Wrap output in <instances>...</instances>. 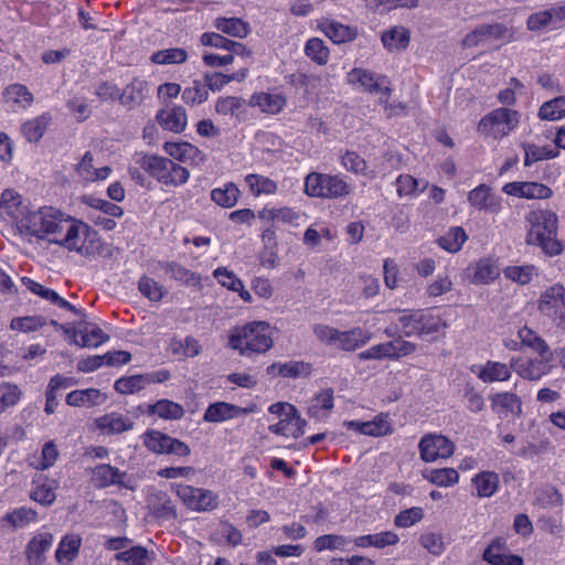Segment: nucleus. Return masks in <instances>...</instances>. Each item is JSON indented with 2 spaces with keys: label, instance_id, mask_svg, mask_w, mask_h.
Segmentation results:
<instances>
[{
  "label": "nucleus",
  "instance_id": "6e6552de",
  "mask_svg": "<svg viewBox=\"0 0 565 565\" xmlns=\"http://www.w3.org/2000/svg\"><path fill=\"white\" fill-rule=\"evenodd\" d=\"M347 82L354 89L379 96L380 103H387L392 95L391 81L386 75L365 68H353L347 74Z\"/></svg>",
  "mask_w": 565,
  "mask_h": 565
},
{
  "label": "nucleus",
  "instance_id": "774afa93",
  "mask_svg": "<svg viewBox=\"0 0 565 565\" xmlns=\"http://www.w3.org/2000/svg\"><path fill=\"white\" fill-rule=\"evenodd\" d=\"M553 302H561L565 307V288L562 285H553L542 294L539 301V309L545 311Z\"/></svg>",
  "mask_w": 565,
  "mask_h": 565
},
{
  "label": "nucleus",
  "instance_id": "dca6fc26",
  "mask_svg": "<svg viewBox=\"0 0 565 565\" xmlns=\"http://www.w3.org/2000/svg\"><path fill=\"white\" fill-rule=\"evenodd\" d=\"M252 413V408L239 407L226 402H216L209 405L203 419L207 423H222Z\"/></svg>",
  "mask_w": 565,
  "mask_h": 565
},
{
  "label": "nucleus",
  "instance_id": "6e6d98bb",
  "mask_svg": "<svg viewBox=\"0 0 565 565\" xmlns=\"http://www.w3.org/2000/svg\"><path fill=\"white\" fill-rule=\"evenodd\" d=\"M524 164L526 167L540 160L554 159L559 152L557 149L547 146H536L532 143L524 145Z\"/></svg>",
  "mask_w": 565,
  "mask_h": 565
},
{
  "label": "nucleus",
  "instance_id": "c9c22d12",
  "mask_svg": "<svg viewBox=\"0 0 565 565\" xmlns=\"http://www.w3.org/2000/svg\"><path fill=\"white\" fill-rule=\"evenodd\" d=\"M148 413L166 420H178L184 416V408L179 403L162 398L149 405Z\"/></svg>",
  "mask_w": 565,
  "mask_h": 565
},
{
  "label": "nucleus",
  "instance_id": "aec40b11",
  "mask_svg": "<svg viewBox=\"0 0 565 565\" xmlns=\"http://www.w3.org/2000/svg\"><path fill=\"white\" fill-rule=\"evenodd\" d=\"M53 535L49 532L36 533L28 543L25 548L26 558L30 565H41L45 559V553L53 545Z\"/></svg>",
  "mask_w": 565,
  "mask_h": 565
},
{
  "label": "nucleus",
  "instance_id": "c85d7f7f",
  "mask_svg": "<svg viewBox=\"0 0 565 565\" xmlns=\"http://www.w3.org/2000/svg\"><path fill=\"white\" fill-rule=\"evenodd\" d=\"M106 398L97 388L75 390L66 395V403L74 407H93L102 405Z\"/></svg>",
  "mask_w": 565,
  "mask_h": 565
},
{
  "label": "nucleus",
  "instance_id": "4468645a",
  "mask_svg": "<svg viewBox=\"0 0 565 565\" xmlns=\"http://www.w3.org/2000/svg\"><path fill=\"white\" fill-rule=\"evenodd\" d=\"M28 212V206L23 204L21 195L12 190L7 189L2 192L0 198V216L11 222L18 230L20 221L24 218Z\"/></svg>",
  "mask_w": 565,
  "mask_h": 565
},
{
  "label": "nucleus",
  "instance_id": "58836bf2",
  "mask_svg": "<svg viewBox=\"0 0 565 565\" xmlns=\"http://www.w3.org/2000/svg\"><path fill=\"white\" fill-rule=\"evenodd\" d=\"M352 540L340 534H324L313 541V550L317 553L324 551H347Z\"/></svg>",
  "mask_w": 565,
  "mask_h": 565
},
{
  "label": "nucleus",
  "instance_id": "e433bc0d",
  "mask_svg": "<svg viewBox=\"0 0 565 565\" xmlns=\"http://www.w3.org/2000/svg\"><path fill=\"white\" fill-rule=\"evenodd\" d=\"M423 478L437 487H452L459 482V473L454 468L426 469Z\"/></svg>",
  "mask_w": 565,
  "mask_h": 565
},
{
  "label": "nucleus",
  "instance_id": "603ef678",
  "mask_svg": "<svg viewBox=\"0 0 565 565\" xmlns=\"http://www.w3.org/2000/svg\"><path fill=\"white\" fill-rule=\"evenodd\" d=\"M468 236L462 227H451L445 235L438 238V245L449 252L457 253L461 249Z\"/></svg>",
  "mask_w": 565,
  "mask_h": 565
},
{
  "label": "nucleus",
  "instance_id": "4d7b16f0",
  "mask_svg": "<svg viewBox=\"0 0 565 565\" xmlns=\"http://www.w3.org/2000/svg\"><path fill=\"white\" fill-rule=\"evenodd\" d=\"M55 487L52 481L39 479L34 482V488L31 490L32 500L44 505H50L55 501Z\"/></svg>",
  "mask_w": 565,
  "mask_h": 565
},
{
  "label": "nucleus",
  "instance_id": "393cba45",
  "mask_svg": "<svg viewBox=\"0 0 565 565\" xmlns=\"http://www.w3.org/2000/svg\"><path fill=\"white\" fill-rule=\"evenodd\" d=\"M372 339V333L356 327L348 331H339L334 348L343 351H354L366 344Z\"/></svg>",
  "mask_w": 565,
  "mask_h": 565
},
{
  "label": "nucleus",
  "instance_id": "3c124183",
  "mask_svg": "<svg viewBox=\"0 0 565 565\" xmlns=\"http://www.w3.org/2000/svg\"><path fill=\"white\" fill-rule=\"evenodd\" d=\"M239 190L234 183H226L224 186L211 191V200L222 207H232L236 204Z\"/></svg>",
  "mask_w": 565,
  "mask_h": 565
},
{
  "label": "nucleus",
  "instance_id": "473e14b6",
  "mask_svg": "<svg viewBox=\"0 0 565 565\" xmlns=\"http://www.w3.org/2000/svg\"><path fill=\"white\" fill-rule=\"evenodd\" d=\"M148 504L152 513L159 519L172 520L177 518L175 507L166 492L152 493L148 499Z\"/></svg>",
  "mask_w": 565,
  "mask_h": 565
},
{
  "label": "nucleus",
  "instance_id": "a18cd8bd",
  "mask_svg": "<svg viewBox=\"0 0 565 565\" xmlns=\"http://www.w3.org/2000/svg\"><path fill=\"white\" fill-rule=\"evenodd\" d=\"M214 26L225 34L241 39L249 33L248 23L238 18H218L215 20Z\"/></svg>",
  "mask_w": 565,
  "mask_h": 565
},
{
  "label": "nucleus",
  "instance_id": "09e8293b",
  "mask_svg": "<svg viewBox=\"0 0 565 565\" xmlns=\"http://www.w3.org/2000/svg\"><path fill=\"white\" fill-rule=\"evenodd\" d=\"M518 338L523 345L532 349L539 355H545L552 352L546 341L526 326L519 329Z\"/></svg>",
  "mask_w": 565,
  "mask_h": 565
},
{
  "label": "nucleus",
  "instance_id": "c03bdc74",
  "mask_svg": "<svg viewBox=\"0 0 565 565\" xmlns=\"http://www.w3.org/2000/svg\"><path fill=\"white\" fill-rule=\"evenodd\" d=\"M500 275V269L495 262L491 259H480L473 266L472 281L475 284L486 285L495 280Z\"/></svg>",
  "mask_w": 565,
  "mask_h": 565
},
{
  "label": "nucleus",
  "instance_id": "0e129e2a",
  "mask_svg": "<svg viewBox=\"0 0 565 565\" xmlns=\"http://www.w3.org/2000/svg\"><path fill=\"white\" fill-rule=\"evenodd\" d=\"M503 274L505 278L516 284L526 285L536 275V268L534 265L508 266L504 268Z\"/></svg>",
  "mask_w": 565,
  "mask_h": 565
},
{
  "label": "nucleus",
  "instance_id": "ea45409f",
  "mask_svg": "<svg viewBox=\"0 0 565 565\" xmlns=\"http://www.w3.org/2000/svg\"><path fill=\"white\" fill-rule=\"evenodd\" d=\"M409 40V32L404 26H394L382 34V43L390 51L406 49Z\"/></svg>",
  "mask_w": 565,
  "mask_h": 565
},
{
  "label": "nucleus",
  "instance_id": "412c9836",
  "mask_svg": "<svg viewBox=\"0 0 565 565\" xmlns=\"http://www.w3.org/2000/svg\"><path fill=\"white\" fill-rule=\"evenodd\" d=\"M473 494L480 499L493 497L500 487L499 475L494 471L484 470L475 475L471 479Z\"/></svg>",
  "mask_w": 565,
  "mask_h": 565
},
{
  "label": "nucleus",
  "instance_id": "13d9d810",
  "mask_svg": "<svg viewBox=\"0 0 565 565\" xmlns=\"http://www.w3.org/2000/svg\"><path fill=\"white\" fill-rule=\"evenodd\" d=\"M38 520V513L31 509L21 507L7 513L3 521L10 523L14 529L24 527Z\"/></svg>",
  "mask_w": 565,
  "mask_h": 565
},
{
  "label": "nucleus",
  "instance_id": "79ce46f5",
  "mask_svg": "<svg viewBox=\"0 0 565 565\" xmlns=\"http://www.w3.org/2000/svg\"><path fill=\"white\" fill-rule=\"evenodd\" d=\"M147 381L145 373L122 376L115 381L114 388L122 395L136 394L148 387Z\"/></svg>",
  "mask_w": 565,
  "mask_h": 565
},
{
  "label": "nucleus",
  "instance_id": "0eeeda50",
  "mask_svg": "<svg viewBox=\"0 0 565 565\" xmlns=\"http://www.w3.org/2000/svg\"><path fill=\"white\" fill-rule=\"evenodd\" d=\"M521 115L518 110L499 107L484 115L478 124V132L493 139H502L519 125Z\"/></svg>",
  "mask_w": 565,
  "mask_h": 565
},
{
  "label": "nucleus",
  "instance_id": "1a4fd4ad",
  "mask_svg": "<svg viewBox=\"0 0 565 565\" xmlns=\"http://www.w3.org/2000/svg\"><path fill=\"white\" fill-rule=\"evenodd\" d=\"M171 490L183 504L196 512H210L218 507V495L211 490L182 483H171Z\"/></svg>",
  "mask_w": 565,
  "mask_h": 565
},
{
  "label": "nucleus",
  "instance_id": "49530a36",
  "mask_svg": "<svg viewBox=\"0 0 565 565\" xmlns=\"http://www.w3.org/2000/svg\"><path fill=\"white\" fill-rule=\"evenodd\" d=\"M81 348H97L108 341L109 337L99 327L85 324L78 328Z\"/></svg>",
  "mask_w": 565,
  "mask_h": 565
},
{
  "label": "nucleus",
  "instance_id": "bb28decb",
  "mask_svg": "<svg viewBox=\"0 0 565 565\" xmlns=\"http://www.w3.org/2000/svg\"><path fill=\"white\" fill-rule=\"evenodd\" d=\"M334 406L332 388H326L313 395L308 401L307 412L310 417L317 419L326 418Z\"/></svg>",
  "mask_w": 565,
  "mask_h": 565
},
{
  "label": "nucleus",
  "instance_id": "8fccbe9b",
  "mask_svg": "<svg viewBox=\"0 0 565 565\" xmlns=\"http://www.w3.org/2000/svg\"><path fill=\"white\" fill-rule=\"evenodd\" d=\"M493 409L499 408L505 413L520 415L522 413V403L520 397L510 392L498 393L491 397Z\"/></svg>",
  "mask_w": 565,
  "mask_h": 565
},
{
  "label": "nucleus",
  "instance_id": "f3484780",
  "mask_svg": "<svg viewBox=\"0 0 565 565\" xmlns=\"http://www.w3.org/2000/svg\"><path fill=\"white\" fill-rule=\"evenodd\" d=\"M95 425L99 431L106 435H118L134 428L132 419L117 412L97 417Z\"/></svg>",
  "mask_w": 565,
  "mask_h": 565
},
{
  "label": "nucleus",
  "instance_id": "cd10ccee",
  "mask_svg": "<svg viewBox=\"0 0 565 565\" xmlns=\"http://www.w3.org/2000/svg\"><path fill=\"white\" fill-rule=\"evenodd\" d=\"M352 542L359 548H384L396 545L399 542V536L393 531H383L380 533L356 536Z\"/></svg>",
  "mask_w": 565,
  "mask_h": 565
},
{
  "label": "nucleus",
  "instance_id": "5701e85b",
  "mask_svg": "<svg viewBox=\"0 0 565 565\" xmlns=\"http://www.w3.org/2000/svg\"><path fill=\"white\" fill-rule=\"evenodd\" d=\"M468 201L480 211L498 213L501 210L499 199L491 193V189L486 184H480L471 190L468 193Z\"/></svg>",
  "mask_w": 565,
  "mask_h": 565
},
{
  "label": "nucleus",
  "instance_id": "4be33fe9",
  "mask_svg": "<svg viewBox=\"0 0 565 565\" xmlns=\"http://www.w3.org/2000/svg\"><path fill=\"white\" fill-rule=\"evenodd\" d=\"M149 94V83L140 77H135L120 93V103L131 109L139 106Z\"/></svg>",
  "mask_w": 565,
  "mask_h": 565
},
{
  "label": "nucleus",
  "instance_id": "9d476101",
  "mask_svg": "<svg viewBox=\"0 0 565 565\" xmlns=\"http://www.w3.org/2000/svg\"><path fill=\"white\" fill-rule=\"evenodd\" d=\"M553 353L540 355L539 358L524 359L514 356L511 359V369L520 377L527 381H539L551 373L553 369Z\"/></svg>",
  "mask_w": 565,
  "mask_h": 565
},
{
  "label": "nucleus",
  "instance_id": "2eb2a0df",
  "mask_svg": "<svg viewBox=\"0 0 565 565\" xmlns=\"http://www.w3.org/2000/svg\"><path fill=\"white\" fill-rule=\"evenodd\" d=\"M502 191L508 195L527 200H544L553 195L552 189L540 182H509L503 185Z\"/></svg>",
  "mask_w": 565,
  "mask_h": 565
},
{
  "label": "nucleus",
  "instance_id": "7ed1b4c3",
  "mask_svg": "<svg viewBox=\"0 0 565 565\" xmlns=\"http://www.w3.org/2000/svg\"><path fill=\"white\" fill-rule=\"evenodd\" d=\"M232 349L241 354L265 353L273 347L271 327L265 321H252L235 327L228 339Z\"/></svg>",
  "mask_w": 565,
  "mask_h": 565
},
{
  "label": "nucleus",
  "instance_id": "6ab92c4d",
  "mask_svg": "<svg viewBox=\"0 0 565 565\" xmlns=\"http://www.w3.org/2000/svg\"><path fill=\"white\" fill-rule=\"evenodd\" d=\"M305 426L306 422L301 418L298 409L295 408L294 415L287 414L278 423L270 425L268 429L275 435L296 439L305 434Z\"/></svg>",
  "mask_w": 565,
  "mask_h": 565
},
{
  "label": "nucleus",
  "instance_id": "f03ea898",
  "mask_svg": "<svg viewBox=\"0 0 565 565\" xmlns=\"http://www.w3.org/2000/svg\"><path fill=\"white\" fill-rule=\"evenodd\" d=\"M525 220L529 224L525 242L535 245L548 256H556L562 253V244L557 236V215L550 210H537L530 212Z\"/></svg>",
  "mask_w": 565,
  "mask_h": 565
},
{
  "label": "nucleus",
  "instance_id": "39448f33",
  "mask_svg": "<svg viewBox=\"0 0 565 565\" xmlns=\"http://www.w3.org/2000/svg\"><path fill=\"white\" fill-rule=\"evenodd\" d=\"M137 162L150 177L167 186L183 185L190 178L186 168L166 157L142 154Z\"/></svg>",
  "mask_w": 565,
  "mask_h": 565
},
{
  "label": "nucleus",
  "instance_id": "a878e982",
  "mask_svg": "<svg viewBox=\"0 0 565 565\" xmlns=\"http://www.w3.org/2000/svg\"><path fill=\"white\" fill-rule=\"evenodd\" d=\"M249 105L258 107L263 113L276 115L285 107L286 98L280 93H255L249 99Z\"/></svg>",
  "mask_w": 565,
  "mask_h": 565
},
{
  "label": "nucleus",
  "instance_id": "864d4df0",
  "mask_svg": "<svg viewBox=\"0 0 565 565\" xmlns=\"http://www.w3.org/2000/svg\"><path fill=\"white\" fill-rule=\"evenodd\" d=\"M163 149L170 157L179 161L195 159L201 156V151L195 146L185 141L166 142Z\"/></svg>",
  "mask_w": 565,
  "mask_h": 565
},
{
  "label": "nucleus",
  "instance_id": "72a5a7b5",
  "mask_svg": "<svg viewBox=\"0 0 565 565\" xmlns=\"http://www.w3.org/2000/svg\"><path fill=\"white\" fill-rule=\"evenodd\" d=\"M125 472H120L117 468L110 465H98L93 470V479L95 483L100 488H105L111 484L125 486Z\"/></svg>",
  "mask_w": 565,
  "mask_h": 565
},
{
  "label": "nucleus",
  "instance_id": "2f4dec72",
  "mask_svg": "<svg viewBox=\"0 0 565 565\" xmlns=\"http://www.w3.org/2000/svg\"><path fill=\"white\" fill-rule=\"evenodd\" d=\"M76 171L83 181L94 182L107 179L111 169L108 166L94 168L93 156L90 152H86L81 162L76 166Z\"/></svg>",
  "mask_w": 565,
  "mask_h": 565
},
{
  "label": "nucleus",
  "instance_id": "5fc2aeb1",
  "mask_svg": "<svg viewBox=\"0 0 565 565\" xmlns=\"http://www.w3.org/2000/svg\"><path fill=\"white\" fill-rule=\"evenodd\" d=\"M245 182L249 188L253 195L259 196L262 194H274L277 191V183L260 174H247Z\"/></svg>",
  "mask_w": 565,
  "mask_h": 565
},
{
  "label": "nucleus",
  "instance_id": "338daca9",
  "mask_svg": "<svg viewBox=\"0 0 565 565\" xmlns=\"http://www.w3.org/2000/svg\"><path fill=\"white\" fill-rule=\"evenodd\" d=\"M305 52L308 57L319 65H324L329 58V50L323 41L318 38H312L307 41Z\"/></svg>",
  "mask_w": 565,
  "mask_h": 565
},
{
  "label": "nucleus",
  "instance_id": "b1692460",
  "mask_svg": "<svg viewBox=\"0 0 565 565\" xmlns=\"http://www.w3.org/2000/svg\"><path fill=\"white\" fill-rule=\"evenodd\" d=\"M318 26L326 36L337 44L352 41L356 36V30L354 28L328 18L321 19Z\"/></svg>",
  "mask_w": 565,
  "mask_h": 565
},
{
  "label": "nucleus",
  "instance_id": "a19ab883",
  "mask_svg": "<svg viewBox=\"0 0 565 565\" xmlns=\"http://www.w3.org/2000/svg\"><path fill=\"white\" fill-rule=\"evenodd\" d=\"M259 218L267 223L280 222L285 224H294L299 218V215L291 207H264L259 214Z\"/></svg>",
  "mask_w": 565,
  "mask_h": 565
},
{
  "label": "nucleus",
  "instance_id": "9b49d317",
  "mask_svg": "<svg viewBox=\"0 0 565 565\" xmlns=\"http://www.w3.org/2000/svg\"><path fill=\"white\" fill-rule=\"evenodd\" d=\"M142 438L145 446L154 454H173L179 457H188L191 454L185 443L158 430H148Z\"/></svg>",
  "mask_w": 565,
  "mask_h": 565
},
{
  "label": "nucleus",
  "instance_id": "f8f14e48",
  "mask_svg": "<svg viewBox=\"0 0 565 565\" xmlns=\"http://www.w3.org/2000/svg\"><path fill=\"white\" fill-rule=\"evenodd\" d=\"M420 458L425 462H435L439 459H447L455 451L454 443L446 436L427 434L422 437L418 444Z\"/></svg>",
  "mask_w": 565,
  "mask_h": 565
},
{
  "label": "nucleus",
  "instance_id": "7c9ffc66",
  "mask_svg": "<svg viewBox=\"0 0 565 565\" xmlns=\"http://www.w3.org/2000/svg\"><path fill=\"white\" fill-rule=\"evenodd\" d=\"M3 100L13 109H25L33 103V95L22 84H11L3 90Z\"/></svg>",
  "mask_w": 565,
  "mask_h": 565
},
{
  "label": "nucleus",
  "instance_id": "e2e57ef3",
  "mask_svg": "<svg viewBox=\"0 0 565 565\" xmlns=\"http://www.w3.org/2000/svg\"><path fill=\"white\" fill-rule=\"evenodd\" d=\"M245 100L237 96L220 97L215 104V111L222 116L238 117Z\"/></svg>",
  "mask_w": 565,
  "mask_h": 565
},
{
  "label": "nucleus",
  "instance_id": "de8ad7c7",
  "mask_svg": "<svg viewBox=\"0 0 565 565\" xmlns=\"http://www.w3.org/2000/svg\"><path fill=\"white\" fill-rule=\"evenodd\" d=\"M188 60V52L182 47H169L153 52L150 62L157 65L182 64Z\"/></svg>",
  "mask_w": 565,
  "mask_h": 565
},
{
  "label": "nucleus",
  "instance_id": "f704fd0d",
  "mask_svg": "<svg viewBox=\"0 0 565 565\" xmlns=\"http://www.w3.org/2000/svg\"><path fill=\"white\" fill-rule=\"evenodd\" d=\"M511 364L488 361L479 371L478 377L484 383L503 382L511 377Z\"/></svg>",
  "mask_w": 565,
  "mask_h": 565
},
{
  "label": "nucleus",
  "instance_id": "69168bd1",
  "mask_svg": "<svg viewBox=\"0 0 565 565\" xmlns=\"http://www.w3.org/2000/svg\"><path fill=\"white\" fill-rule=\"evenodd\" d=\"M483 559L491 565H523V558L521 556L495 552V545H489L484 550Z\"/></svg>",
  "mask_w": 565,
  "mask_h": 565
},
{
  "label": "nucleus",
  "instance_id": "052dcab7",
  "mask_svg": "<svg viewBox=\"0 0 565 565\" xmlns=\"http://www.w3.org/2000/svg\"><path fill=\"white\" fill-rule=\"evenodd\" d=\"M182 100L186 105H201L209 98V90L202 82L194 79L192 84L182 92Z\"/></svg>",
  "mask_w": 565,
  "mask_h": 565
},
{
  "label": "nucleus",
  "instance_id": "c756f323",
  "mask_svg": "<svg viewBox=\"0 0 565 565\" xmlns=\"http://www.w3.org/2000/svg\"><path fill=\"white\" fill-rule=\"evenodd\" d=\"M160 267L171 279L182 285L195 287L201 284V276L180 263L163 262L160 263Z\"/></svg>",
  "mask_w": 565,
  "mask_h": 565
},
{
  "label": "nucleus",
  "instance_id": "f257e3e1",
  "mask_svg": "<svg viewBox=\"0 0 565 565\" xmlns=\"http://www.w3.org/2000/svg\"><path fill=\"white\" fill-rule=\"evenodd\" d=\"M18 232L21 236L44 239L55 235L52 243L61 245L71 252L88 256L94 253L97 233L87 224L65 216L61 211L45 206L38 211L26 212L20 221Z\"/></svg>",
  "mask_w": 565,
  "mask_h": 565
},
{
  "label": "nucleus",
  "instance_id": "680f3d73",
  "mask_svg": "<svg viewBox=\"0 0 565 565\" xmlns=\"http://www.w3.org/2000/svg\"><path fill=\"white\" fill-rule=\"evenodd\" d=\"M50 117L46 115L39 116L32 120H29L22 125V132L25 138L31 142L39 141L44 135Z\"/></svg>",
  "mask_w": 565,
  "mask_h": 565
},
{
  "label": "nucleus",
  "instance_id": "ddd939ff",
  "mask_svg": "<svg viewBox=\"0 0 565 565\" xmlns=\"http://www.w3.org/2000/svg\"><path fill=\"white\" fill-rule=\"evenodd\" d=\"M512 31L501 23L483 24L468 33L463 40L465 47H476L481 44L493 43L497 41H510Z\"/></svg>",
  "mask_w": 565,
  "mask_h": 565
},
{
  "label": "nucleus",
  "instance_id": "bf43d9fd",
  "mask_svg": "<svg viewBox=\"0 0 565 565\" xmlns=\"http://www.w3.org/2000/svg\"><path fill=\"white\" fill-rule=\"evenodd\" d=\"M539 117L542 120H558L565 117V96H559L545 102L540 110Z\"/></svg>",
  "mask_w": 565,
  "mask_h": 565
},
{
  "label": "nucleus",
  "instance_id": "37998d69",
  "mask_svg": "<svg viewBox=\"0 0 565 565\" xmlns=\"http://www.w3.org/2000/svg\"><path fill=\"white\" fill-rule=\"evenodd\" d=\"M115 558L128 565H152L154 555L142 546H132L127 551L117 553Z\"/></svg>",
  "mask_w": 565,
  "mask_h": 565
},
{
  "label": "nucleus",
  "instance_id": "423d86ee",
  "mask_svg": "<svg viewBox=\"0 0 565 565\" xmlns=\"http://www.w3.org/2000/svg\"><path fill=\"white\" fill-rule=\"evenodd\" d=\"M352 192V185L341 174L311 172L305 179V193L311 198L342 199Z\"/></svg>",
  "mask_w": 565,
  "mask_h": 565
},
{
  "label": "nucleus",
  "instance_id": "a211bd4d",
  "mask_svg": "<svg viewBox=\"0 0 565 565\" xmlns=\"http://www.w3.org/2000/svg\"><path fill=\"white\" fill-rule=\"evenodd\" d=\"M156 119L164 130L175 134L184 131L188 125L186 111L180 105H174L168 109H161L158 111Z\"/></svg>",
  "mask_w": 565,
  "mask_h": 565
},
{
  "label": "nucleus",
  "instance_id": "20e7f679",
  "mask_svg": "<svg viewBox=\"0 0 565 565\" xmlns=\"http://www.w3.org/2000/svg\"><path fill=\"white\" fill-rule=\"evenodd\" d=\"M388 315L392 322H395V331H401L405 337L428 335L447 326L440 316L425 310H391Z\"/></svg>",
  "mask_w": 565,
  "mask_h": 565
},
{
  "label": "nucleus",
  "instance_id": "4c0bfd02",
  "mask_svg": "<svg viewBox=\"0 0 565 565\" xmlns=\"http://www.w3.org/2000/svg\"><path fill=\"white\" fill-rule=\"evenodd\" d=\"M81 545L82 537L78 534L65 535L55 552L56 561L61 564L72 562L77 556Z\"/></svg>",
  "mask_w": 565,
  "mask_h": 565
}]
</instances>
